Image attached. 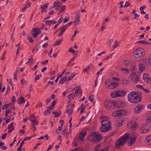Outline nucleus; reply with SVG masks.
Listing matches in <instances>:
<instances>
[{"label": "nucleus", "mask_w": 151, "mask_h": 151, "mask_svg": "<svg viewBox=\"0 0 151 151\" xmlns=\"http://www.w3.org/2000/svg\"><path fill=\"white\" fill-rule=\"evenodd\" d=\"M90 139L93 142H96L101 140L102 136L98 132H93L89 134Z\"/></svg>", "instance_id": "3"}, {"label": "nucleus", "mask_w": 151, "mask_h": 151, "mask_svg": "<svg viewBox=\"0 0 151 151\" xmlns=\"http://www.w3.org/2000/svg\"><path fill=\"white\" fill-rule=\"evenodd\" d=\"M54 11L53 10H51L49 13V14L50 15H52L54 13Z\"/></svg>", "instance_id": "62"}, {"label": "nucleus", "mask_w": 151, "mask_h": 151, "mask_svg": "<svg viewBox=\"0 0 151 151\" xmlns=\"http://www.w3.org/2000/svg\"><path fill=\"white\" fill-rule=\"evenodd\" d=\"M117 122L118 126L119 127H121L122 126L124 122V121L122 119H118L117 120Z\"/></svg>", "instance_id": "22"}, {"label": "nucleus", "mask_w": 151, "mask_h": 151, "mask_svg": "<svg viewBox=\"0 0 151 151\" xmlns=\"http://www.w3.org/2000/svg\"><path fill=\"white\" fill-rule=\"evenodd\" d=\"M122 64L126 66H128L131 65L132 63L129 60H124L123 61Z\"/></svg>", "instance_id": "21"}, {"label": "nucleus", "mask_w": 151, "mask_h": 151, "mask_svg": "<svg viewBox=\"0 0 151 151\" xmlns=\"http://www.w3.org/2000/svg\"><path fill=\"white\" fill-rule=\"evenodd\" d=\"M67 77L66 76H65L62 78L60 80L59 83L60 84L63 83L67 80Z\"/></svg>", "instance_id": "27"}, {"label": "nucleus", "mask_w": 151, "mask_h": 151, "mask_svg": "<svg viewBox=\"0 0 151 151\" xmlns=\"http://www.w3.org/2000/svg\"><path fill=\"white\" fill-rule=\"evenodd\" d=\"M59 4V2L57 1H55L54 3V6L52 7L53 8H54L55 6H58V4Z\"/></svg>", "instance_id": "55"}, {"label": "nucleus", "mask_w": 151, "mask_h": 151, "mask_svg": "<svg viewBox=\"0 0 151 151\" xmlns=\"http://www.w3.org/2000/svg\"><path fill=\"white\" fill-rule=\"evenodd\" d=\"M94 99V96L93 95H91L89 98V101L91 102H93V101Z\"/></svg>", "instance_id": "42"}, {"label": "nucleus", "mask_w": 151, "mask_h": 151, "mask_svg": "<svg viewBox=\"0 0 151 151\" xmlns=\"http://www.w3.org/2000/svg\"><path fill=\"white\" fill-rule=\"evenodd\" d=\"M132 81L134 82H137L139 81V77L136 73L133 72L130 75Z\"/></svg>", "instance_id": "8"}, {"label": "nucleus", "mask_w": 151, "mask_h": 151, "mask_svg": "<svg viewBox=\"0 0 151 151\" xmlns=\"http://www.w3.org/2000/svg\"><path fill=\"white\" fill-rule=\"evenodd\" d=\"M110 127V126L103 125H102L100 130L101 132H105L108 131Z\"/></svg>", "instance_id": "11"}, {"label": "nucleus", "mask_w": 151, "mask_h": 151, "mask_svg": "<svg viewBox=\"0 0 151 151\" xmlns=\"http://www.w3.org/2000/svg\"><path fill=\"white\" fill-rule=\"evenodd\" d=\"M62 29L61 31L58 34V36L59 37H60L63 34L64 32H65V31L66 30V29L65 28L64 29L62 28V29Z\"/></svg>", "instance_id": "29"}, {"label": "nucleus", "mask_w": 151, "mask_h": 151, "mask_svg": "<svg viewBox=\"0 0 151 151\" xmlns=\"http://www.w3.org/2000/svg\"><path fill=\"white\" fill-rule=\"evenodd\" d=\"M104 103L106 107L110 109L114 108L116 106V102L114 101H106Z\"/></svg>", "instance_id": "7"}, {"label": "nucleus", "mask_w": 151, "mask_h": 151, "mask_svg": "<svg viewBox=\"0 0 151 151\" xmlns=\"http://www.w3.org/2000/svg\"><path fill=\"white\" fill-rule=\"evenodd\" d=\"M26 101V100H25L23 97L21 96L18 99V103L19 104L21 105L22 104L25 103Z\"/></svg>", "instance_id": "18"}, {"label": "nucleus", "mask_w": 151, "mask_h": 151, "mask_svg": "<svg viewBox=\"0 0 151 151\" xmlns=\"http://www.w3.org/2000/svg\"><path fill=\"white\" fill-rule=\"evenodd\" d=\"M66 6V5H64L62 7L60 11V13L62 12L65 10Z\"/></svg>", "instance_id": "44"}, {"label": "nucleus", "mask_w": 151, "mask_h": 151, "mask_svg": "<svg viewBox=\"0 0 151 151\" xmlns=\"http://www.w3.org/2000/svg\"><path fill=\"white\" fill-rule=\"evenodd\" d=\"M61 42V40H57L54 44V45H59Z\"/></svg>", "instance_id": "40"}, {"label": "nucleus", "mask_w": 151, "mask_h": 151, "mask_svg": "<svg viewBox=\"0 0 151 151\" xmlns=\"http://www.w3.org/2000/svg\"><path fill=\"white\" fill-rule=\"evenodd\" d=\"M138 66L139 70L142 71L144 70L145 69V66L143 64H139Z\"/></svg>", "instance_id": "25"}, {"label": "nucleus", "mask_w": 151, "mask_h": 151, "mask_svg": "<svg viewBox=\"0 0 151 151\" xmlns=\"http://www.w3.org/2000/svg\"><path fill=\"white\" fill-rule=\"evenodd\" d=\"M28 40L29 41V42H33V40L32 38H28Z\"/></svg>", "instance_id": "64"}, {"label": "nucleus", "mask_w": 151, "mask_h": 151, "mask_svg": "<svg viewBox=\"0 0 151 151\" xmlns=\"http://www.w3.org/2000/svg\"><path fill=\"white\" fill-rule=\"evenodd\" d=\"M90 69V67L88 66L86 69H83V71H86L87 72Z\"/></svg>", "instance_id": "46"}, {"label": "nucleus", "mask_w": 151, "mask_h": 151, "mask_svg": "<svg viewBox=\"0 0 151 151\" xmlns=\"http://www.w3.org/2000/svg\"><path fill=\"white\" fill-rule=\"evenodd\" d=\"M33 58H32V56L31 57L29 58L28 60V62L26 63V64H27L29 63V64H31L33 62Z\"/></svg>", "instance_id": "35"}, {"label": "nucleus", "mask_w": 151, "mask_h": 151, "mask_svg": "<svg viewBox=\"0 0 151 151\" xmlns=\"http://www.w3.org/2000/svg\"><path fill=\"white\" fill-rule=\"evenodd\" d=\"M32 31L35 32L33 34V36L35 37H37L38 35L41 32L40 29L38 28H34L32 29Z\"/></svg>", "instance_id": "13"}, {"label": "nucleus", "mask_w": 151, "mask_h": 151, "mask_svg": "<svg viewBox=\"0 0 151 151\" xmlns=\"http://www.w3.org/2000/svg\"><path fill=\"white\" fill-rule=\"evenodd\" d=\"M7 134L6 133H4L3 134L1 137V138L2 139H4L6 138V136H7Z\"/></svg>", "instance_id": "51"}, {"label": "nucleus", "mask_w": 151, "mask_h": 151, "mask_svg": "<svg viewBox=\"0 0 151 151\" xmlns=\"http://www.w3.org/2000/svg\"><path fill=\"white\" fill-rule=\"evenodd\" d=\"M42 104L41 102H40L37 104V107H41L42 106Z\"/></svg>", "instance_id": "58"}, {"label": "nucleus", "mask_w": 151, "mask_h": 151, "mask_svg": "<svg viewBox=\"0 0 151 151\" xmlns=\"http://www.w3.org/2000/svg\"><path fill=\"white\" fill-rule=\"evenodd\" d=\"M148 62L150 64H151V54L148 57Z\"/></svg>", "instance_id": "57"}, {"label": "nucleus", "mask_w": 151, "mask_h": 151, "mask_svg": "<svg viewBox=\"0 0 151 151\" xmlns=\"http://www.w3.org/2000/svg\"><path fill=\"white\" fill-rule=\"evenodd\" d=\"M130 3L128 1H126L125 5H124V7L125 8L127 7L130 5Z\"/></svg>", "instance_id": "45"}, {"label": "nucleus", "mask_w": 151, "mask_h": 151, "mask_svg": "<svg viewBox=\"0 0 151 151\" xmlns=\"http://www.w3.org/2000/svg\"><path fill=\"white\" fill-rule=\"evenodd\" d=\"M75 92L77 96H81L82 94L81 90L80 88L76 89L75 91Z\"/></svg>", "instance_id": "23"}, {"label": "nucleus", "mask_w": 151, "mask_h": 151, "mask_svg": "<svg viewBox=\"0 0 151 151\" xmlns=\"http://www.w3.org/2000/svg\"><path fill=\"white\" fill-rule=\"evenodd\" d=\"M50 111L48 110H47L44 112V114L45 115H47L50 113Z\"/></svg>", "instance_id": "41"}, {"label": "nucleus", "mask_w": 151, "mask_h": 151, "mask_svg": "<svg viewBox=\"0 0 151 151\" xmlns=\"http://www.w3.org/2000/svg\"><path fill=\"white\" fill-rule=\"evenodd\" d=\"M13 127H13V123H12L10 124L9 125L8 127V129H11Z\"/></svg>", "instance_id": "43"}, {"label": "nucleus", "mask_w": 151, "mask_h": 151, "mask_svg": "<svg viewBox=\"0 0 151 151\" xmlns=\"http://www.w3.org/2000/svg\"><path fill=\"white\" fill-rule=\"evenodd\" d=\"M16 101L15 97L14 96H12V102H14Z\"/></svg>", "instance_id": "63"}, {"label": "nucleus", "mask_w": 151, "mask_h": 151, "mask_svg": "<svg viewBox=\"0 0 151 151\" xmlns=\"http://www.w3.org/2000/svg\"><path fill=\"white\" fill-rule=\"evenodd\" d=\"M144 108V106L143 105L139 104L135 107L134 110V113L136 114H139L141 112L142 109Z\"/></svg>", "instance_id": "10"}, {"label": "nucleus", "mask_w": 151, "mask_h": 151, "mask_svg": "<svg viewBox=\"0 0 151 151\" xmlns=\"http://www.w3.org/2000/svg\"><path fill=\"white\" fill-rule=\"evenodd\" d=\"M31 5V3H27V4H26L25 6L27 8L29 7Z\"/></svg>", "instance_id": "49"}, {"label": "nucleus", "mask_w": 151, "mask_h": 151, "mask_svg": "<svg viewBox=\"0 0 151 151\" xmlns=\"http://www.w3.org/2000/svg\"><path fill=\"white\" fill-rule=\"evenodd\" d=\"M150 76L147 74H145L143 76V78L145 81L149 83H151V79L149 77Z\"/></svg>", "instance_id": "12"}, {"label": "nucleus", "mask_w": 151, "mask_h": 151, "mask_svg": "<svg viewBox=\"0 0 151 151\" xmlns=\"http://www.w3.org/2000/svg\"><path fill=\"white\" fill-rule=\"evenodd\" d=\"M127 126L128 128L132 129V131L135 130L138 127L137 123L132 122H129L127 124Z\"/></svg>", "instance_id": "9"}, {"label": "nucleus", "mask_w": 151, "mask_h": 151, "mask_svg": "<svg viewBox=\"0 0 151 151\" xmlns=\"http://www.w3.org/2000/svg\"><path fill=\"white\" fill-rule=\"evenodd\" d=\"M86 132L85 131H81L79 135L80 136H82L84 137H85L86 135Z\"/></svg>", "instance_id": "30"}, {"label": "nucleus", "mask_w": 151, "mask_h": 151, "mask_svg": "<svg viewBox=\"0 0 151 151\" xmlns=\"http://www.w3.org/2000/svg\"><path fill=\"white\" fill-rule=\"evenodd\" d=\"M62 20L63 19L62 18H60V19H59L58 22V24H59V25L60 23H61L62 22Z\"/></svg>", "instance_id": "60"}, {"label": "nucleus", "mask_w": 151, "mask_h": 151, "mask_svg": "<svg viewBox=\"0 0 151 151\" xmlns=\"http://www.w3.org/2000/svg\"><path fill=\"white\" fill-rule=\"evenodd\" d=\"M19 70L18 69L16 70V71L14 73V79H17V74L19 72Z\"/></svg>", "instance_id": "36"}, {"label": "nucleus", "mask_w": 151, "mask_h": 151, "mask_svg": "<svg viewBox=\"0 0 151 151\" xmlns=\"http://www.w3.org/2000/svg\"><path fill=\"white\" fill-rule=\"evenodd\" d=\"M101 123L103 125L110 126V122L109 120L106 119H104L103 121L101 122Z\"/></svg>", "instance_id": "16"}, {"label": "nucleus", "mask_w": 151, "mask_h": 151, "mask_svg": "<svg viewBox=\"0 0 151 151\" xmlns=\"http://www.w3.org/2000/svg\"><path fill=\"white\" fill-rule=\"evenodd\" d=\"M114 42V40H110L109 41V42L108 43V44L109 46H110L111 44V43Z\"/></svg>", "instance_id": "50"}, {"label": "nucleus", "mask_w": 151, "mask_h": 151, "mask_svg": "<svg viewBox=\"0 0 151 151\" xmlns=\"http://www.w3.org/2000/svg\"><path fill=\"white\" fill-rule=\"evenodd\" d=\"M129 139L134 142L136 140L135 136L134 135L131 136L130 137Z\"/></svg>", "instance_id": "34"}, {"label": "nucleus", "mask_w": 151, "mask_h": 151, "mask_svg": "<svg viewBox=\"0 0 151 151\" xmlns=\"http://www.w3.org/2000/svg\"><path fill=\"white\" fill-rule=\"evenodd\" d=\"M52 20L46 21H45V24L46 25L50 26L52 22Z\"/></svg>", "instance_id": "32"}, {"label": "nucleus", "mask_w": 151, "mask_h": 151, "mask_svg": "<svg viewBox=\"0 0 151 151\" xmlns=\"http://www.w3.org/2000/svg\"><path fill=\"white\" fill-rule=\"evenodd\" d=\"M66 112L69 115H71L73 112V110L72 109H66Z\"/></svg>", "instance_id": "28"}, {"label": "nucleus", "mask_w": 151, "mask_h": 151, "mask_svg": "<svg viewBox=\"0 0 151 151\" xmlns=\"http://www.w3.org/2000/svg\"><path fill=\"white\" fill-rule=\"evenodd\" d=\"M79 21L80 17L79 16L77 15L75 17V20L73 22V23H74L75 25H76L78 24Z\"/></svg>", "instance_id": "20"}, {"label": "nucleus", "mask_w": 151, "mask_h": 151, "mask_svg": "<svg viewBox=\"0 0 151 151\" xmlns=\"http://www.w3.org/2000/svg\"><path fill=\"white\" fill-rule=\"evenodd\" d=\"M142 90L143 92H146L147 93H148L149 92V90L148 89H146L143 88Z\"/></svg>", "instance_id": "52"}, {"label": "nucleus", "mask_w": 151, "mask_h": 151, "mask_svg": "<svg viewBox=\"0 0 151 151\" xmlns=\"http://www.w3.org/2000/svg\"><path fill=\"white\" fill-rule=\"evenodd\" d=\"M84 138L85 137L82 136H80V135L79 134L78 139L81 141H82L84 140Z\"/></svg>", "instance_id": "39"}, {"label": "nucleus", "mask_w": 151, "mask_h": 151, "mask_svg": "<svg viewBox=\"0 0 151 151\" xmlns=\"http://www.w3.org/2000/svg\"><path fill=\"white\" fill-rule=\"evenodd\" d=\"M127 113V111L123 109L116 111L112 114V115L114 117H118L123 116L126 115Z\"/></svg>", "instance_id": "6"}, {"label": "nucleus", "mask_w": 151, "mask_h": 151, "mask_svg": "<svg viewBox=\"0 0 151 151\" xmlns=\"http://www.w3.org/2000/svg\"><path fill=\"white\" fill-rule=\"evenodd\" d=\"M145 142L147 144L149 145H150L151 144V136L146 137Z\"/></svg>", "instance_id": "17"}, {"label": "nucleus", "mask_w": 151, "mask_h": 151, "mask_svg": "<svg viewBox=\"0 0 151 151\" xmlns=\"http://www.w3.org/2000/svg\"><path fill=\"white\" fill-rule=\"evenodd\" d=\"M136 87L138 88H141V89H142L143 88V86L141 85H137L136 86Z\"/></svg>", "instance_id": "61"}, {"label": "nucleus", "mask_w": 151, "mask_h": 151, "mask_svg": "<svg viewBox=\"0 0 151 151\" xmlns=\"http://www.w3.org/2000/svg\"><path fill=\"white\" fill-rule=\"evenodd\" d=\"M42 76V75L40 76L37 75L35 78V79L36 80H38L39 79L40 77Z\"/></svg>", "instance_id": "53"}, {"label": "nucleus", "mask_w": 151, "mask_h": 151, "mask_svg": "<svg viewBox=\"0 0 151 151\" xmlns=\"http://www.w3.org/2000/svg\"><path fill=\"white\" fill-rule=\"evenodd\" d=\"M144 51L143 48H138L134 52V57L135 58H139L144 54Z\"/></svg>", "instance_id": "4"}, {"label": "nucleus", "mask_w": 151, "mask_h": 151, "mask_svg": "<svg viewBox=\"0 0 151 151\" xmlns=\"http://www.w3.org/2000/svg\"><path fill=\"white\" fill-rule=\"evenodd\" d=\"M150 129V125L149 123L143 124L140 128V130L141 133H147Z\"/></svg>", "instance_id": "5"}, {"label": "nucleus", "mask_w": 151, "mask_h": 151, "mask_svg": "<svg viewBox=\"0 0 151 151\" xmlns=\"http://www.w3.org/2000/svg\"><path fill=\"white\" fill-rule=\"evenodd\" d=\"M111 96L113 98L119 97L117 91L111 92Z\"/></svg>", "instance_id": "24"}, {"label": "nucleus", "mask_w": 151, "mask_h": 151, "mask_svg": "<svg viewBox=\"0 0 151 151\" xmlns=\"http://www.w3.org/2000/svg\"><path fill=\"white\" fill-rule=\"evenodd\" d=\"M69 51L70 52H72V53H75V51L74 50L72 49L71 48H70Z\"/></svg>", "instance_id": "59"}, {"label": "nucleus", "mask_w": 151, "mask_h": 151, "mask_svg": "<svg viewBox=\"0 0 151 151\" xmlns=\"http://www.w3.org/2000/svg\"><path fill=\"white\" fill-rule=\"evenodd\" d=\"M75 96V95L73 93H71L68 96V98L70 99H73Z\"/></svg>", "instance_id": "31"}, {"label": "nucleus", "mask_w": 151, "mask_h": 151, "mask_svg": "<svg viewBox=\"0 0 151 151\" xmlns=\"http://www.w3.org/2000/svg\"><path fill=\"white\" fill-rule=\"evenodd\" d=\"M9 106V105L8 104H5L4 105H3L2 106V109L4 110L5 109H7Z\"/></svg>", "instance_id": "37"}, {"label": "nucleus", "mask_w": 151, "mask_h": 151, "mask_svg": "<svg viewBox=\"0 0 151 151\" xmlns=\"http://www.w3.org/2000/svg\"><path fill=\"white\" fill-rule=\"evenodd\" d=\"M110 81L109 80H106L105 82V86L109 89H112V87L110 85V83H109Z\"/></svg>", "instance_id": "19"}, {"label": "nucleus", "mask_w": 151, "mask_h": 151, "mask_svg": "<svg viewBox=\"0 0 151 151\" xmlns=\"http://www.w3.org/2000/svg\"><path fill=\"white\" fill-rule=\"evenodd\" d=\"M127 97L128 101L133 103H137L141 100L140 96L134 91L130 92L127 96Z\"/></svg>", "instance_id": "2"}, {"label": "nucleus", "mask_w": 151, "mask_h": 151, "mask_svg": "<svg viewBox=\"0 0 151 151\" xmlns=\"http://www.w3.org/2000/svg\"><path fill=\"white\" fill-rule=\"evenodd\" d=\"M71 151H83L82 150H81V149L79 148H77L75 149H74Z\"/></svg>", "instance_id": "47"}, {"label": "nucleus", "mask_w": 151, "mask_h": 151, "mask_svg": "<svg viewBox=\"0 0 151 151\" xmlns=\"http://www.w3.org/2000/svg\"><path fill=\"white\" fill-rule=\"evenodd\" d=\"M52 113L54 114L55 117H59L61 114V113H57L55 111H53Z\"/></svg>", "instance_id": "33"}, {"label": "nucleus", "mask_w": 151, "mask_h": 151, "mask_svg": "<svg viewBox=\"0 0 151 151\" xmlns=\"http://www.w3.org/2000/svg\"><path fill=\"white\" fill-rule=\"evenodd\" d=\"M32 138V137H27L25 138L24 139V141H27L29 140L30 139Z\"/></svg>", "instance_id": "54"}, {"label": "nucleus", "mask_w": 151, "mask_h": 151, "mask_svg": "<svg viewBox=\"0 0 151 151\" xmlns=\"http://www.w3.org/2000/svg\"><path fill=\"white\" fill-rule=\"evenodd\" d=\"M118 43L117 41H115V43L114 45V48H116L118 46Z\"/></svg>", "instance_id": "56"}, {"label": "nucleus", "mask_w": 151, "mask_h": 151, "mask_svg": "<svg viewBox=\"0 0 151 151\" xmlns=\"http://www.w3.org/2000/svg\"><path fill=\"white\" fill-rule=\"evenodd\" d=\"M133 143V142L129 139L127 142V145L128 146H131L132 145Z\"/></svg>", "instance_id": "38"}, {"label": "nucleus", "mask_w": 151, "mask_h": 151, "mask_svg": "<svg viewBox=\"0 0 151 151\" xmlns=\"http://www.w3.org/2000/svg\"><path fill=\"white\" fill-rule=\"evenodd\" d=\"M121 71H122V72H123V71H125V73H127V72H128L129 70L128 69H126V68H122L121 70Z\"/></svg>", "instance_id": "48"}, {"label": "nucleus", "mask_w": 151, "mask_h": 151, "mask_svg": "<svg viewBox=\"0 0 151 151\" xmlns=\"http://www.w3.org/2000/svg\"><path fill=\"white\" fill-rule=\"evenodd\" d=\"M125 105V103L122 102L121 101H117L116 102V106L118 107H123Z\"/></svg>", "instance_id": "14"}, {"label": "nucleus", "mask_w": 151, "mask_h": 151, "mask_svg": "<svg viewBox=\"0 0 151 151\" xmlns=\"http://www.w3.org/2000/svg\"><path fill=\"white\" fill-rule=\"evenodd\" d=\"M110 85L112 87V89L116 88L118 86V83L116 82H112L110 83Z\"/></svg>", "instance_id": "26"}, {"label": "nucleus", "mask_w": 151, "mask_h": 151, "mask_svg": "<svg viewBox=\"0 0 151 151\" xmlns=\"http://www.w3.org/2000/svg\"><path fill=\"white\" fill-rule=\"evenodd\" d=\"M118 97H123L126 94V92L124 91H117Z\"/></svg>", "instance_id": "15"}, {"label": "nucleus", "mask_w": 151, "mask_h": 151, "mask_svg": "<svg viewBox=\"0 0 151 151\" xmlns=\"http://www.w3.org/2000/svg\"><path fill=\"white\" fill-rule=\"evenodd\" d=\"M129 136L130 134L127 133L118 138L115 143V147L119 149L120 147L123 146L129 138Z\"/></svg>", "instance_id": "1"}]
</instances>
